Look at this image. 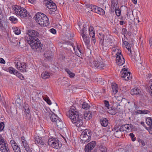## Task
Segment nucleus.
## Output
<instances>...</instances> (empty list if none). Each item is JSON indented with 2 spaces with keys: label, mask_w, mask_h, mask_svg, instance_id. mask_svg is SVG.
<instances>
[{
  "label": "nucleus",
  "mask_w": 152,
  "mask_h": 152,
  "mask_svg": "<svg viewBox=\"0 0 152 152\" xmlns=\"http://www.w3.org/2000/svg\"><path fill=\"white\" fill-rule=\"evenodd\" d=\"M68 113L72 122L77 127H80L83 125V117L79 115V112L74 107H71Z\"/></svg>",
  "instance_id": "obj_1"
},
{
  "label": "nucleus",
  "mask_w": 152,
  "mask_h": 152,
  "mask_svg": "<svg viewBox=\"0 0 152 152\" xmlns=\"http://www.w3.org/2000/svg\"><path fill=\"white\" fill-rule=\"evenodd\" d=\"M68 113L72 122L77 127H80L83 125V117L79 115V112L74 107H71Z\"/></svg>",
  "instance_id": "obj_2"
},
{
  "label": "nucleus",
  "mask_w": 152,
  "mask_h": 152,
  "mask_svg": "<svg viewBox=\"0 0 152 152\" xmlns=\"http://www.w3.org/2000/svg\"><path fill=\"white\" fill-rule=\"evenodd\" d=\"M100 37V38H103V40L102 39L100 41V44L102 46V49L104 50H107L110 46L113 45V37L110 35L106 36L105 39H104L102 35H101L100 33L99 34Z\"/></svg>",
  "instance_id": "obj_3"
},
{
  "label": "nucleus",
  "mask_w": 152,
  "mask_h": 152,
  "mask_svg": "<svg viewBox=\"0 0 152 152\" xmlns=\"http://www.w3.org/2000/svg\"><path fill=\"white\" fill-rule=\"evenodd\" d=\"M34 18L37 23L41 26H47L49 25L48 18L43 13L38 12Z\"/></svg>",
  "instance_id": "obj_4"
},
{
  "label": "nucleus",
  "mask_w": 152,
  "mask_h": 152,
  "mask_svg": "<svg viewBox=\"0 0 152 152\" xmlns=\"http://www.w3.org/2000/svg\"><path fill=\"white\" fill-rule=\"evenodd\" d=\"M25 37V39L27 41L32 49L35 51H37V49L40 48L41 44V42L37 37L32 38L31 37L28 36Z\"/></svg>",
  "instance_id": "obj_5"
},
{
  "label": "nucleus",
  "mask_w": 152,
  "mask_h": 152,
  "mask_svg": "<svg viewBox=\"0 0 152 152\" xmlns=\"http://www.w3.org/2000/svg\"><path fill=\"white\" fill-rule=\"evenodd\" d=\"M91 132L90 130L86 129L82 132L80 135V142L82 143H87L91 140Z\"/></svg>",
  "instance_id": "obj_6"
},
{
  "label": "nucleus",
  "mask_w": 152,
  "mask_h": 152,
  "mask_svg": "<svg viewBox=\"0 0 152 152\" xmlns=\"http://www.w3.org/2000/svg\"><path fill=\"white\" fill-rule=\"evenodd\" d=\"M12 8L15 13L20 16L21 18H24L27 16V11L23 8L16 5L12 6Z\"/></svg>",
  "instance_id": "obj_7"
},
{
  "label": "nucleus",
  "mask_w": 152,
  "mask_h": 152,
  "mask_svg": "<svg viewBox=\"0 0 152 152\" xmlns=\"http://www.w3.org/2000/svg\"><path fill=\"white\" fill-rule=\"evenodd\" d=\"M48 143L49 145L56 149H59L62 146L61 143L56 138H50L48 140Z\"/></svg>",
  "instance_id": "obj_8"
},
{
  "label": "nucleus",
  "mask_w": 152,
  "mask_h": 152,
  "mask_svg": "<svg viewBox=\"0 0 152 152\" xmlns=\"http://www.w3.org/2000/svg\"><path fill=\"white\" fill-rule=\"evenodd\" d=\"M127 69L126 68H124L122 69L121 72H122L121 74V77L124 78L125 80L128 81L132 79V75L130 72H128Z\"/></svg>",
  "instance_id": "obj_9"
},
{
  "label": "nucleus",
  "mask_w": 152,
  "mask_h": 152,
  "mask_svg": "<svg viewBox=\"0 0 152 152\" xmlns=\"http://www.w3.org/2000/svg\"><path fill=\"white\" fill-rule=\"evenodd\" d=\"M94 66L100 69H102L105 66V64L103 63L100 58L97 59L93 62Z\"/></svg>",
  "instance_id": "obj_10"
},
{
  "label": "nucleus",
  "mask_w": 152,
  "mask_h": 152,
  "mask_svg": "<svg viewBox=\"0 0 152 152\" xmlns=\"http://www.w3.org/2000/svg\"><path fill=\"white\" fill-rule=\"evenodd\" d=\"M116 56V62L119 66H121L124 64L125 60L121 53H117Z\"/></svg>",
  "instance_id": "obj_11"
},
{
  "label": "nucleus",
  "mask_w": 152,
  "mask_h": 152,
  "mask_svg": "<svg viewBox=\"0 0 152 152\" xmlns=\"http://www.w3.org/2000/svg\"><path fill=\"white\" fill-rule=\"evenodd\" d=\"M39 33L36 31L30 29L28 30L26 32V34L25 36V37H28V36L31 37L32 38L37 37L39 35Z\"/></svg>",
  "instance_id": "obj_12"
},
{
  "label": "nucleus",
  "mask_w": 152,
  "mask_h": 152,
  "mask_svg": "<svg viewBox=\"0 0 152 152\" xmlns=\"http://www.w3.org/2000/svg\"><path fill=\"white\" fill-rule=\"evenodd\" d=\"M46 118L50 117L51 121L54 122H56L58 120L57 116L52 112H47L45 113Z\"/></svg>",
  "instance_id": "obj_13"
},
{
  "label": "nucleus",
  "mask_w": 152,
  "mask_h": 152,
  "mask_svg": "<svg viewBox=\"0 0 152 152\" xmlns=\"http://www.w3.org/2000/svg\"><path fill=\"white\" fill-rule=\"evenodd\" d=\"M96 142L95 141H92L87 144L85 146V152H91V150L95 146Z\"/></svg>",
  "instance_id": "obj_14"
},
{
  "label": "nucleus",
  "mask_w": 152,
  "mask_h": 152,
  "mask_svg": "<svg viewBox=\"0 0 152 152\" xmlns=\"http://www.w3.org/2000/svg\"><path fill=\"white\" fill-rule=\"evenodd\" d=\"M7 144L4 140L0 142V150L2 152H10Z\"/></svg>",
  "instance_id": "obj_15"
},
{
  "label": "nucleus",
  "mask_w": 152,
  "mask_h": 152,
  "mask_svg": "<svg viewBox=\"0 0 152 152\" xmlns=\"http://www.w3.org/2000/svg\"><path fill=\"white\" fill-rule=\"evenodd\" d=\"M88 31L90 36L91 37L93 42L95 44L96 40L95 38V32L94 28L92 26H90L88 28Z\"/></svg>",
  "instance_id": "obj_16"
},
{
  "label": "nucleus",
  "mask_w": 152,
  "mask_h": 152,
  "mask_svg": "<svg viewBox=\"0 0 152 152\" xmlns=\"http://www.w3.org/2000/svg\"><path fill=\"white\" fill-rule=\"evenodd\" d=\"M10 142L13 149L15 152H21L20 147L14 140H11Z\"/></svg>",
  "instance_id": "obj_17"
},
{
  "label": "nucleus",
  "mask_w": 152,
  "mask_h": 152,
  "mask_svg": "<svg viewBox=\"0 0 152 152\" xmlns=\"http://www.w3.org/2000/svg\"><path fill=\"white\" fill-rule=\"evenodd\" d=\"M133 127V126L132 124H126L122 125L120 127V130L122 132L126 131V129L128 130H131Z\"/></svg>",
  "instance_id": "obj_18"
},
{
  "label": "nucleus",
  "mask_w": 152,
  "mask_h": 152,
  "mask_svg": "<svg viewBox=\"0 0 152 152\" xmlns=\"http://www.w3.org/2000/svg\"><path fill=\"white\" fill-rule=\"evenodd\" d=\"M85 45L88 46L89 45L90 39L88 34L81 36Z\"/></svg>",
  "instance_id": "obj_19"
},
{
  "label": "nucleus",
  "mask_w": 152,
  "mask_h": 152,
  "mask_svg": "<svg viewBox=\"0 0 152 152\" xmlns=\"http://www.w3.org/2000/svg\"><path fill=\"white\" fill-rule=\"evenodd\" d=\"M45 57L49 61H51L53 57V54L50 51L47 50L44 54Z\"/></svg>",
  "instance_id": "obj_20"
},
{
  "label": "nucleus",
  "mask_w": 152,
  "mask_h": 152,
  "mask_svg": "<svg viewBox=\"0 0 152 152\" xmlns=\"http://www.w3.org/2000/svg\"><path fill=\"white\" fill-rule=\"evenodd\" d=\"M4 70L9 72L10 74H13L15 75L16 73L17 72V71L12 67H9L8 68L5 67Z\"/></svg>",
  "instance_id": "obj_21"
},
{
  "label": "nucleus",
  "mask_w": 152,
  "mask_h": 152,
  "mask_svg": "<svg viewBox=\"0 0 152 152\" xmlns=\"http://www.w3.org/2000/svg\"><path fill=\"white\" fill-rule=\"evenodd\" d=\"M100 121L101 125L103 126H107L108 124V120L106 118H102L100 119Z\"/></svg>",
  "instance_id": "obj_22"
},
{
  "label": "nucleus",
  "mask_w": 152,
  "mask_h": 152,
  "mask_svg": "<svg viewBox=\"0 0 152 152\" xmlns=\"http://www.w3.org/2000/svg\"><path fill=\"white\" fill-rule=\"evenodd\" d=\"M131 57L132 59L133 60V59L135 60L136 62H137L139 64H141V63L140 62L141 60V58L139 54H135L134 56H132Z\"/></svg>",
  "instance_id": "obj_23"
},
{
  "label": "nucleus",
  "mask_w": 152,
  "mask_h": 152,
  "mask_svg": "<svg viewBox=\"0 0 152 152\" xmlns=\"http://www.w3.org/2000/svg\"><path fill=\"white\" fill-rule=\"evenodd\" d=\"M87 26L84 25L83 26V28L80 31V34L81 36L88 34H87Z\"/></svg>",
  "instance_id": "obj_24"
},
{
  "label": "nucleus",
  "mask_w": 152,
  "mask_h": 152,
  "mask_svg": "<svg viewBox=\"0 0 152 152\" xmlns=\"http://www.w3.org/2000/svg\"><path fill=\"white\" fill-rule=\"evenodd\" d=\"M84 117L87 120H89L92 118L91 112L86 111L84 114Z\"/></svg>",
  "instance_id": "obj_25"
},
{
  "label": "nucleus",
  "mask_w": 152,
  "mask_h": 152,
  "mask_svg": "<svg viewBox=\"0 0 152 152\" xmlns=\"http://www.w3.org/2000/svg\"><path fill=\"white\" fill-rule=\"evenodd\" d=\"M57 126L59 129H61V128L65 126V125L64 124L62 121L61 120V119H58V120L56 122Z\"/></svg>",
  "instance_id": "obj_26"
},
{
  "label": "nucleus",
  "mask_w": 152,
  "mask_h": 152,
  "mask_svg": "<svg viewBox=\"0 0 152 152\" xmlns=\"http://www.w3.org/2000/svg\"><path fill=\"white\" fill-rule=\"evenodd\" d=\"M22 144L27 152H32L28 143L26 141H24L22 142Z\"/></svg>",
  "instance_id": "obj_27"
},
{
  "label": "nucleus",
  "mask_w": 152,
  "mask_h": 152,
  "mask_svg": "<svg viewBox=\"0 0 152 152\" xmlns=\"http://www.w3.org/2000/svg\"><path fill=\"white\" fill-rule=\"evenodd\" d=\"M41 77L43 79H46L50 77V73L47 72H43L41 74Z\"/></svg>",
  "instance_id": "obj_28"
},
{
  "label": "nucleus",
  "mask_w": 152,
  "mask_h": 152,
  "mask_svg": "<svg viewBox=\"0 0 152 152\" xmlns=\"http://www.w3.org/2000/svg\"><path fill=\"white\" fill-rule=\"evenodd\" d=\"M140 90L138 88H134L131 90V94L132 95L139 94L141 92Z\"/></svg>",
  "instance_id": "obj_29"
},
{
  "label": "nucleus",
  "mask_w": 152,
  "mask_h": 152,
  "mask_svg": "<svg viewBox=\"0 0 152 152\" xmlns=\"http://www.w3.org/2000/svg\"><path fill=\"white\" fill-rule=\"evenodd\" d=\"M112 88L113 93L114 94H116L118 92V87L117 85L116 84L114 83L112 85Z\"/></svg>",
  "instance_id": "obj_30"
},
{
  "label": "nucleus",
  "mask_w": 152,
  "mask_h": 152,
  "mask_svg": "<svg viewBox=\"0 0 152 152\" xmlns=\"http://www.w3.org/2000/svg\"><path fill=\"white\" fill-rule=\"evenodd\" d=\"M149 112L150 111L149 110H138L135 112L137 114H146Z\"/></svg>",
  "instance_id": "obj_31"
},
{
  "label": "nucleus",
  "mask_w": 152,
  "mask_h": 152,
  "mask_svg": "<svg viewBox=\"0 0 152 152\" xmlns=\"http://www.w3.org/2000/svg\"><path fill=\"white\" fill-rule=\"evenodd\" d=\"M122 131L120 130V129H118L114 133V134L115 136L119 138L121 137L122 135Z\"/></svg>",
  "instance_id": "obj_32"
},
{
  "label": "nucleus",
  "mask_w": 152,
  "mask_h": 152,
  "mask_svg": "<svg viewBox=\"0 0 152 152\" xmlns=\"http://www.w3.org/2000/svg\"><path fill=\"white\" fill-rule=\"evenodd\" d=\"M42 97L43 99L48 104L50 105L52 103L51 101L47 96L45 95H43Z\"/></svg>",
  "instance_id": "obj_33"
},
{
  "label": "nucleus",
  "mask_w": 152,
  "mask_h": 152,
  "mask_svg": "<svg viewBox=\"0 0 152 152\" xmlns=\"http://www.w3.org/2000/svg\"><path fill=\"white\" fill-rule=\"evenodd\" d=\"M117 2L116 1L112 0L111 1V9L114 10L115 8H117Z\"/></svg>",
  "instance_id": "obj_34"
},
{
  "label": "nucleus",
  "mask_w": 152,
  "mask_h": 152,
  "mask_svg": "<svg viewBox=\"0 0 152 152\" xmlns=\"http://www.w3.org/2000/svg\"><path fill=\"white\" fill-rule=\"evenodd\" d=\"M82 107L83 109L85 110H87L90 108V106L88 103L84 102L82 104Z\"/></svg>",
  "instance_id": "obj_35"
},
{
  "label": "nucleus",
  "mask_w": 152,
  "mask_h": 152,
  "mask_svg": "<svg viewBox=\"0 0 152 152\" xmlns=\"http://www.w3.org/2000/svg\"><path fill=\"white\" fill-rule=\"evenodd\" d=\"M110 108L107 109V110L108 113L113 115H115V110L111 107H110Z\"/></svg>",
  "instance_id": "obj_36"
},
{
  "label": "nucleus",
  "mask_w": 152,
  "mask_h": 152,
  "mask_svg": "<svg viewBox=\"0 0 152 152\" xmlns=\"http://www.w3.org/2000/svg\"><path fill=\"white\" fill-rule=\"evenodd\" d=\"M50 7L49 8L50 11L55 12L56 10L57 7L56 4L54 3H52Z\"/></svg>",
  "instance_id": "obj_37"
},
{
  "label": "nucleus",
  "mask_w": 152,
  "mask_h": 152,
  "mask_svg": "<svg viewBox=\"0 0 152 152\" xmlns=\"http://www.w3.org/2000/svg\"><path fill=\"white\" fill-rule=\"evenodd\" d=\"M65 71L67 72L70 78H72L75 76V74L72 72L68 69H65Z\"/></svg>",
  "instance_id": "obj_38"
},
{
  "label": "nucleus",
  "mask_w": 152,
  "mask_h": 152,
  "mask_svg": "<svg viewBox=\"0 0 152 152\" xmlns=\"http://www.w3.org/2000/svg\"><path fill=\"white\" fill-rule=\"evenodd\" d=\"M146 124L149 126L152 125V119L150 117H148L146 118Z\"/></svg>",
  "instance_id": "obj_39"
},
{
  "label": "nucleus",
  "mask_w": 152,
  "mask_h": 152,
  "mask_svg": "<svg viewBox=\"0 0 152 152\" xmlns=\"http://www.w3.org/2000/svg\"><path fill=\"white\" fill-rule=\"evenodd\" d=\"M60 131L63 134H64L65 135L67 134L68 130L66 127H65V126L61 128V129H60Z\"/></svg>",
  "instance_id": "obj_40"
},
{
  "label": "nucleus",
  "mask_w": 152,
  "mask_h": 152,
  "mask_svg": "<svg viewBox=\"0 0 152 152\" xmlns=\"http://www.w3.org/2000/svg\"><path fill=\"white\" fill-rule=\"evenodd\" d=\"M99 7L97 6L93 5L91 7V11L97 13Z\"/></svg>",
  "instance_id": "obj_41"
},
{
  "label": "nucleus",
  "mask_w": 152,
  "mask_h": 152,
  "mask_svg": "<svg viewBox=\"0 0 152 152\" xmlns=\"http://www.w3.org/2000/svg\"><path fill=\"white\" fill-rule=\"evenodd\" d=\"M13 30L14 33L18 35L20 33V30L17 27L13 28Z\"/></svg>",
  "instance_id": "obj_42"
},
{
  "label": "nucleus",
  "mask_w": 152,
  "mask_h": 152,
  "mask_svg": "<svg viewBox=\"0 0 152 152\" xmlns=\"http://www.w3.org/2000/svg\"><path fill=\"white\" fill-rule=\"evenodd\" d=\"M26 65L24 66V64L21 65L20 67H19V69L20 71L22 72H26V70L25 69Z\"/></svg>",
  "instance_id": "obj_43"
},
{
  "label": "nucleus",
  "mask_w": 152,
  "mask_h": 152,
  "mask_svg": "<svg viewBox=\"0 0 152 152\" xmlns=\"http://www.w3.org/2000/svg\"><path fill=\"white\" fill-rule=\"evenodd\" d=\"M97 13L100 15H103L104 14V11L101 8L99 7Z\"/></svg>",
  "instance_id": "obj_44"
},
{
  "label": "nucleus",
  "mask_w": 152,
  "mask_h": 152,
  "mask_svg": "<svg viewBox=\"0 0 152 152\" xmlns=\"http://www.w3.org/2000/svg\"><path fill=\"white\" fill-rule=\"evenodd\" d=\"M114 10H115L116 15L118 16H120L121 14V11L119 8L118 7V8H115Z\"/></svg>",
  "instance_id": "obj_45"
},
{
  "label": "nucleus",
  "mask_w": 152,
  "mask_h": 152,
  "mask_svg": "<svg viewBox=\"0 0 152 152\" xmlns=\"http://www.w3.org/2000/svg\"><path fill=\"white\" fill-rule=\"evenodd\" d=\"M9 20L12 21V22L15 23L18 21V20L13 16H11L9 18Z\"/></svg>",
  "instance_id": "obj_46"
},
{
  "label": "nucleus",
  "mask_w": 152,
  "mask_h": 152,
  "mask_svg": "<svg viewBox=\"0 0 152 152\" xmlns=\"http://www.w3.org/2000/svg\"><path fill=\"white\" fill-rule=\"evenodd\" d=\"M36 141L37 142V143H38V144H40L41 145H43L45 144L44 140L42 138H39L38 140H36Z\"/></svg>",
  "instance_id": "obj_47"
},
{
  "label": "nucleus",
  "mask_w": 152,
  "mask_h": 152,
  "mask_svg": "<svg viewBox=\"0 0 152 152\" xmlns=\"http://www.w3.org/2000/svg\"><path fill=\"white\" fill-rule=\"evenodd\" d=\"M116 104L117 105V107L116 108V110L117 111V112H120L121 110V107L119 104L118 102H116Z\"/></svg>",
  "instance_id": "obj_48"
},
{
  "label": "nucleus",
  "mask_w": 152,
  "mask_h": 152,
  "mask_svg": "<svg viewBox=\"0 0 152 152\" xmlns=\"http://www.w3.org/2000/svg\"><path fill=\"white\" fill-rule=\"evenodd\" d=\"M15 75H16L21 80H23L24 79V77L20 73H18V71L17 73H16Z\"/></svg>",
  "instance_id": "obj_49"
},
{
  "label": "nucleus",
  "mask_w": 152,
  "mask_h": 152,
  "mask_svg": "<svg viewBox=\"0 0 152 152\" xmlns=\"http://www.w3.org/2000/svg\"><path fill=\"white\" fill-rule=\"evenodd\" d=\"M129 136L131 138L132 140L134 142L136 140V138L135 137V136L133 134V133H131L129 134Z\"/></svg>",
  "instance_id": "obj_50"
},
{
  "label": "nucleus",
  "mask_w": 152,
  "mask_h": 152,
  "mask_svg": "<svg viewBox=\"0 0 152 152\" xmlns=\"http://www.w3.org/2000/svg\"><path fill=\"white\" fill-rule=\"evenodd\" d=\"M15 66L16 68L17 69H19V67L20 66L22 65V64L20 63V62H18L16 61H15L14 62Z\"/></svg>",
  "instance_id": "obj_51"
},
{
  "label": "nucleus",
  "mask_w": 152,
  "mask_h": 152,
  "mask_svg": "<svg viewBox=\"0 0 152 152\" xmlns=\"http://www.w3.org/2000/svg\"><path fill=\"white\" fill-rule=\"evenodd\" d=\"M100 150L102 152H107V148L105 146H101Z\"/></svg>",
  "instance_id": "obj_52"
},
{
  "label": "nucleus",
  "mask_w": 152,
  "mask_h": 152,
  "mask_svg": "<svg viewBox=\"0 0 152 152\" xmlns=\"http://www.w3.org/2000/svg\"><path fill=\"white\" fill-rule=\"evenodd\" d=\"M52 1L50 0V1H49L47 2V3H45V5L49 9L50 7H51L50 6L52 4Z\"/></svg>",
  "instance_id": "obj_53"
},
{
  "label": "nucleus",
  "mask_w": 152,
  "mask_h": 152,
  "mask_svg": "<svg viewBox=\"0 0 152 152\" xmlns=\"http://www.w3.org/2000/svg\"><path fill=\"white\" fill-rule=\"evenodd\" d=\"M137 141L138 142L141 144V145L142 146H144L145 145V144L144 141L138 138L137 139Z\"/></svg>",
  "instance_id": "obj_54"
},
{
  "label": "nucleus",
  "mask_w": 152,
  "mask_h": 152,
  "mask_svg": "<svg viewBox=\"0 0 152 152\" xmlns=\"http://www.w3.org/2000/svg\"><path fill=\"white\" fill-rule=\"evenodd\" d=\"M5 126L4 123L1 122L0 123V131H2L4 129Z\"/></svg>",
  "instance_id": "obj_55"
},
{
  "label": "nucleus",
  "mask_w": 152,
  "mask_h": 152,
  "mask_svg": "<svg viewBox=\"0 0 152 152\" xmlns=\"http://www.w3.org/2000/svg\"><path fill=\"white\" fill-rule=\"evenodd\" d=\"M104 104L106 107L107 109H109V108H110V107L109 106V103L108 101L106 100L104 101Z\"/></svg>",
  "instance_id": "obj_56"
},
{
  "label": "nucleus",
  "mask_w": 152,
  "mask_h": 152,
  "mask_svg": "<svg viewBox=\"0 0 152 152\" xmlns=\"http://www.w3.org/2000/svg\"><path fill=\"white\" fill-rule=\"evenodd\" d=\"M149 84L151 85L150 86V89L149 91H151V95L152 96V79L150 80L149 82Z\"/></svg>",
  "instance_id": "obj_57"
},
{
  "label": "nucleus",
  "mask_w": 152,
  "mask_h": 152,
  "mask_svg": "<svg viewBox=\"0 0 152 152\" xmlns=\"http://www.w3.org/2000/svg\"><path fill=\"white\" fill-rule=\"evenodd\" d=\"M50 31L52 33L55 34L56 33V30L54 28H51L50 30Z\"/></svg>",
  "instance_id": "obj_58"
},
{
  "label": "nucleus",
  "mask_w": 152,
  "mask_h": 152,
  "mask_svg": "<svg viewBox=\"0 0 152 152\" xmlns=\"http://www.w3.org/2000/svg\"><path fill=\"white\" fill-rule=\"evenodd\" d=\"M122 34H124L126 33L127 31V30L125 28H123L122 30Z\"/></svg>",
  "instance_id": "obj_59"
},
{
  "label": "nucleus",
  "mask_w": 152,
  "mask_h": 152,
  "mask_svg": "<svg viewBox=\"0 0 152 152\" xmlns=\"http://www.w3.org/2000/svg\"><path fill=\"white\" fill-rule=\"evenodd\" d=\"M116 99L119 101H121L122 100V98L120 96H118L116 97Z\"/></svg>",
  "instance_id": "obj_60"
},
{
  "label": "nucleus",
  "mask_w": 152,
  "mask_h": 152,
  "mask_svg": "<svg viewBox=\"0 0 152 152\" xmlns=\"http://www.w3.org/2000/svg\"><path fill=\"white\" fill-rule=\"evenodd\" d=\"M24 108L25 110L26 113L27 114H29L30 112V110L29 107H27V108Z\"/></svg>",
  "instance_id": "obj_61"
},
{
  "label": "nucleus",
  "mask_w": 152,
  "mask_h": 152,
  "mask_svg": "<svg viewBox=\"0 0 152 152\" xmlns=\"http://www.w3.org/2000/svg\"><path fill=\"white\" fill-rule=\"evenodd\" d=\"M149 44L151 48H152V38H150L149 39Z\"/></svg>",
  "instance_id": "obj_62"
},
{
  "label": "nucleus",
  "mask_w": 152,
  "mask_h": 152,
  "mask_svg": "<svg viewBox=\"0 0 152 152\" xmlns=\"http://www.w3.org/2000/svg\"><path fill=\"white\" fill-rule=\"evenodd\" d=\"M0 63H1L4 64L5 63V60L3 58H0Z\"/></svg>",
  "instance_id": "obj_63"
},
{
  "label": "nucleus",
  "mask_w": 152,
  "mask_h": 152,
  "mask_svg": "<svg viewBox=\"0 0 152 152\" xmlns=\"http://www.w3.org/2000/svg\"><path fill=\"white\" fill-rule=\"evenodd\" d=\"M126 15L127 17H128V18L129 17L130 19L131 20L132 19H131V17H133V16L132 15H131L129 14V12H127Z\"/></svg>",
  "instance_id": "obj_64"
}]
</instances>
